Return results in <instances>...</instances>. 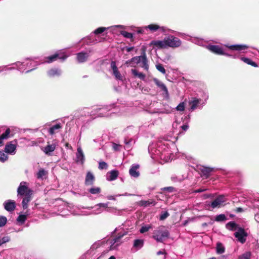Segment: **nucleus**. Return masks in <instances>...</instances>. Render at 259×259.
Returning a JSON list of instances; mask_svg holds the SVG:
<instances>
[{"label": "nucleus", "instance_id": "nucleus-1", "mask_svg": "<svg viewBox=\"0 0 259 259\" xmlns=\"http://www.w3.org/2000/svg\"><path fill=\"white\" fill-rule=\"evenodd\" d=\"M175 147V145L172 142L163 140L150 144L148 150L152 159L159 158L164 162H168L172 159L171 148Z\"/></svg>", "mask_w": 259, "mask_h": 259}, {"label": "nucleus", "instance_id": "nucleus-2", "mask_svg": "<svg viewBox=\"0 0 259 259\" xmlns=\"http://www.w3.org/2000/svg\"><path fill=\"white\" fill-rule=\"evenodd\" d=\"M150 44L157 49L177 48L181 46L182 41L179 38L172 35H169L165 37L163 40H152Z\"/></svg>", "mask_w": 259, "mask_h": 259}, {"label": "nucleus", "instance_id": "nucleus-3", "mask_svg": "<svg viewBox=\"0 0 259 259\" xmlns=\"http://www.w3.org/2000/svg\"><path fill=\"white\" fill-rule=\"evenodd\" d=\"M169 232L165 226H160L155 230L153 233L152 238L158 242H163L169 238Z\"/></svg>", "mask_w": 259, "mask_h": 259}, {"label": "nucleus", "instance_id": "nucleus-4", "mask_svg": "<svg viewBox=\"0 0 259 259\" xmlns=\"http://www.w3.org/2000/svg\"><path fill=\"white\" fill-rule=\"evenodd\" d=\"M126 234V232L119 233L118 235L113 239H108L107 241V244L109 245V250L116 249L122 243L121 238Z\"/></svg>", "mask_w": 259, "mask_h": 259}, {"label": "nucleus", "instance_id": "nucleus-5", "mask_svg": "<svg viewBox=\"0 0 259 259\" xmlns=\"http://www.w3.org/2000/svg\"><path fill=\"white\" fill-rule=\"evenodd\" d=\"M28 183L26 182H21L17 189V195L19 196H32L33 191L28 187Z\"/></svg>", "mask_w": 259, "mask_h": 259}, {"label": "nucleus", "instance_id": "nucleus-6", "mask_svg": "<svg viewBox=\"0 0 259 259\" xmlns=\"http://www.w3.org/2000/svg\"><path fill=\"white\" fill-rule=\"evenodd\" d=\"M68 56L64 54V52L60 51L52 56L45 58V60L42 63H50L54 62L58 59L64 61Z\"/></svg>", "mask_w": 259, "mask_h": 259}, {"label": "nucleus", "instance_id": "nucleus-7", "mask_svg": "<svg viewBox=\"0 0 259 259\" xmlns=\"http://www.w3.org/2000/svg\"><path fill=\"white\" fill-rule=\"evenodd\" d=\"M109 202L107 203H99L93 207H88L89 209H92L93 210L90 214H99L105 211L107 208Z\"/></svg>", "mask_w": 259, "mask_h": 259}, {"label": "nucleus", "instance_id": "nucleus-8", "mask_svg": "<svg viewBox=\"0 0 259 259\" xmlns=\"http://www.w3.org/2000/svg\"><path fill=\"white\" fill-rule=\"evenodd\" d=\"M206 48L210 52L219 55H225L226 56H231L230 54L225 53L223 48L218 45H209L206 46Z\"/></svg>", "mask_w": 259, "mask_h": 259}, {"label": "nucleus", "instance_id": "nucleus-9", "mask_svg": "<svg viewBox=\"0 0 259 259\" xmlns=\"http://www.w3.org/2000/svg\"><path fill=\"white\" fill-rule=\"evenodd\" d=\"M153 81L155 83V84L163 92L162 93V95L163 98L166 100H168L169 98V95L168 93V90L165 86V85L161 81L158 80L156 78H153Z\"/></svg>", "mask_w": 259, "mask_h": 259}, {"label": "nucleus", "instance_id": "nucleus-10", "mask_svg": "<svg viewBox=\"0 0 259 259\" xmlns=\"http://www.w3.org/2000/svg\"><path fill=\"white\" fill-rule=\"evenodd\" d=\"M146 29H149L151 32H155L157 30H159L160 32L162 33H166L167 32H173L174 31H172L164 26H160L157 24H150L148 26L145 27Z\"/></svg>", "mask_w": 259, "mask_h": 259}, {"label": "nucleus", "instance_id": "nucleus-11", "mask_svg": "<svg viewBox=\"0 0 259 259\" xmlns=\"http://www.w3.org/2000/svg\"><path fill=\"white\" fill-rule=\"evenodd\" d=\"M234 236L238 241L243 243L246 241V237L247 234L243 228H239L237 231L234 233Z\"/></svg>", "mask_w": 259, "mask_h": 259}, {"label": "nucleus", "instance_id": "nucleus-12", "mask_svg": "<svg viewBox=\"0 0 259 259\" xmlns=\"http://www.w3.org/2000/svg\"><path fill=\"white\" fill-rule=\"evenodd\" d=\"M16 142L11 141L6 144L5 148V152L11 155H14L16 152Z\"/></svg>", "mask_w": 259, "mask_h": 259}, {"label": "nucleus", "instance_id": "nucleus-13", "mask_svg": "<svg viewBox=\"0 0 259 259\" xmlns=\"http://www.w3.org/2000/svg\"><path fill=\"white\" fill-rule=\"evenodd\" d=\"M92 50H89L86 52H81L76 54L77 60L79 63H83L85 62L88 58L90 56L92 53Z\"/></svg>", "mask_w": 259, "mask_h": 259}, {"label": "nucleus", "instance_id": "nucleus-14", "mask_svg": "<svg viewBox=\"0 0 259 259\" xmlns=\"http://www.w3.org/2000/svg\"><path fill=\"white\" fill-rule=\"evenodd\" d=\"M201 100L200 99H198L195 97L192 98L191 100L189 101V104L191 106L190 109L192 111L194 110L197 107H199V105H201V107H202L205 104V103L203 102L201 103Z\"/></svg>", "mask_w": 259, "mask_h": 259}, {"label": "nucleus", "instance_id": "nucleus-15", "mask_svg": "<svg viewBox=\"0 0 259 259\" xmlns=\"http://www.w3.org/2000/svg\"><path fill=\"white\" fill-rule=\"evenodd\" d=\"M226 200L223 195H220L216 198L211 203L210 206L212 208H219L225 202Z\"/></svg>", "mask_w": 259, "mask_h": 259}, {"label": "nucleus", "instance_id": "nucleus-16", "mask_svg": "<svg viewBox=\"0 0 259 259\" xmlns=\"http://www.w3.org/2000/svg\"><path fill=\"white\" fill-rule=\"evenodd\" d=\"M111 68L113 71V74L116 79L121 80H122V76L118 71V68L116 66V62L112 61L111 62Z\"/></svg>", "mask_w": 259, "mask_h": 259}, {"label": "nucleus", "instance_id": "nucleus-17", "mask_svg": "<svg viewBox=\"0 0 259 259\" xmlns=\"http://www.w3.org/2000/svg\"><path fill=\"white\" fill-rule=\"evenodd\" d=\"M113 105L109 106H105L101 107H99V109H104L103 110H100L98 113V117H107L110 115V114L108 113L112 108L113 107Z\"/></svg>", "mask_w": 259, "mask_h": 259}, {"label": "nucleus", "instance_id": "nucleus-18", "mask_svg": "<svg viewBox=\"0 0 259 259\" xmlns=\"http://www.w3.org/2000/svg\"><path fill=\"white\" fill-rule=\"evenodd\" d=\"M139 168V165L137 164H134L132 165L130 170L129 174L132 177L137 178L140 176V172L138 170Z\"/></svg>", "mask_w": 259, "mask_h": 259}, {"label": "nucleus", "instance_id": "nucleus-19", "mask_svg": "<svg viewBox=\"0 0 259 259\" xmlns=\"http://www.w3.org/2000/svg\"><path fill=\"white\" fill-rule=\"evenodd\" d=\"M85 158L83 151L80 146H78L77 149V152L76 153V161L77 163L83 164L84 163Z\"/></svg>", "mask_w": 259, "mask_h": 259}, {"label": "nucleus", "instance_id": "nucleus-20", "mask_svg": "<svg viewBox=\"0 0 259 259\" xmlns=\"http://www.w3.org/2000/svg\"><path fill=\"white\" fill-rule=\"evenodd\" d=\"M4 206L6 210L12 212L16 207V202L12 200H8L4 203Z\"/></svg>", "mask_w": 259, "mask_h": 259}, {"label": "nucleus", "instance_id": "nucleus-21", "mask_svg": "<svg viewBox=\"0 0 259 259\" xmlns=\"http://www.w3.org/2000/svg\"><path fill=\"white\" fill-rule=\"evenodd\" d=\"M62 70L58 68H53L47 71V75L50 77H58L62 74Z\"/></svg>", "mask_w": 259, "mask_h": 259}, {"label": "nucleus", "instance_id": "nucleus-22", "mask_svg": "<svg viewBox=\"0 0 259 259\" xmlns=\"http://www.w3.org/2000/svg\"><path fill=\"white\" fill-rule=\"evenodd\" d=\"M95 180L94 175L90 171H88L87 173L84 184L85 186H92L94 184Z\"/></svg>", "mask_w": 259, "mask_h": 259}, {"label": "nucleus", "instance_id": "nucleus-23", "mask_svg": "<svg viewBox=\"0 0 259 259\" xmlns=\"http://www.w3.org/2000/svg\"><path fill=\"white\" fill-rule=\"evenodd\" d=\"M214 170V168L202 166L200 168V170L202 174V176L204 177L205 178H208L210 175V173Z\"/></svg>", "mask_w": 259, "mask_h": 259}, {"label": "nucleus", "instance_id": "nucleus-24", "mask_svg": "<svg viewBox=\"0 0 259 259\" xmlns=\"http://www.w3.org/2000/svg\"><path fill=\"white\" fill-rule=\"evenodd\" d=\"M56 146V143L48 144L45 147L41 148V150L46 154L50 155L51 153H52L55 150Z\"/></svg>", "mask_w": 259, "mask_h": 259}, {"label": "nucleus", "instance_id": "nucleus-25", "mask_svg": "<svg viewBox=\"0 0 259 259\" xmlns=\"http://www.w3.org/2000/svg\"><path fill=\"white\" fill-rule=\"evenodd\" d=\"M12 65L15 66L13 67H15V69H17L18 70L21 72H24L26 71V66L25 64V62H17L15 63L12 64Z\"/></svg>", "mask_w": 259, "mask_h": 259}, {"label": "nucleus", "instance_id": "nucleus-26", "mask_svg": "<svg viewBox=\"0 0 259 259\" xmlns=\"http://www.w3.org/2000/svg\"><path fill=\"white\" fill-rule=\"evenodd\" d=\"M144 244V240L142 239H136L134 240L133 242V248L136 250H138L141 249Z\"/></svg>", "mask_w": 259, "mask_h": 259}, {"label": "nucleus", "instance_id": "nucleus-27", "mask_svg": "<svg viewBox=\"0 0 259 259\" xmlns=\"http://www.w3.org/2000/svg\"><path fill=\"white\" fill-rule=\"evenodd\" d=\"M141 59H142V55L134 57L131 60L126 61V64H129L131 66H135L136 65L141 63Z\"/></svg>", "mask_w": 259, "mask_h": 259}, {"label": "nucleus", "instance_id": "nucleus-28", "mask_svg": "<svg viewBox=\"0 0 259 259\" xmlns=\"http://www.w3.org/2000/svg\"><path fill=\"white\" fill-rule=\"evenodd\" d=\"M119 172L116 170H112L108 172L107 174V180L110 181H114L117 179Z\"/></svg>", "mask_w": 259, "mask_h": 259}, {"label": "nucleus", "instance_id": "nucleus-29", "mask_svg": "<svg viewBox=\"0 0 259 259\" xmlns=\"http://www.w3.org/2000/svg\"><path fill=\"white\" fill-rule=\"evenodd\" d=\"M156 202L153 199H149L148 200H141L138 202V204L140 206L147 207L150 205L154 206Z\"/></svg>", "mask_w": 259, "mask_h": 259}, {"label": "nucleus", "instance_id": "nucleus-30", "mask_svg": "<svg viewBox=\"0 0 259 259\" xmlns=\"http://www.w3.org/2000/svg\"><path fill=\"white\" fill-rule=\"evenodd\" d=\"M225 46L231 50L235 51H242L248 48V47L245 45H225Z\"/></svg>", "mask_w": 259, "mask_h": 259}, {"label": "nucleus", "instance_id": "nucleus-31", "mask_svg": "<svg viewBox=\"0 0 259 259\" xmlns=\"http://www.w3.org/2000/svg\"><path fill=\"white\" fill-rule=\"evenodd\" d=\"M62 128V126L60 123H57L54 125H53L49 129V133L50 135H53L58 132L59 130Z\"/></svg>", "mask_w": 259, "mask_h": 259}, {"label": "nucleus", "instance_id": "nucleus-32", "mask_svg": "<svg viewBox=\"0 0 259 259\" xmlns=\"http://www.w3.org/2000/svg\"><path fill=\"white\" fill-rule=\"evenodd\" d=\"M141 60V66L146 71H148L149 69V65L148 64L147 57L145 53L142 55V59Z\"/></svg>", "mask_w": 259, "mask_h": 259}, {"label": "nucleus", "instance_id": "nucleus-33", "mask_svg": "<svg viewBox=\"0 0 259 259\" xmlns=\"http://www.w3.org/2000/svg\"><path fill=\"white\" fill-rule=\"evenodd\" d=\"M25 64H26V69L29 68L31 67H34L32 69L26 70L25 73H29L30 71L33 70L37 65V64H36L35 62H32L31 61H28V62H25Z\"/></svg>", "mask_w": 259, "mask_h": 259}, {"label": "nucleus", "instance_id": "nucleus-34", "mask_svg": "<svg viewBox=\"0 0 259 259\" xmlns=\"http://www.w3.org/2000/svg\"><path fill=\"white\" fill-rule=\"evenodd\" d=\"M47 175V171L44 168H40L36 174V178L38 179L43 180Z\"/></svg>", "mask_w": 259, "mask_h": 259}, {"label": "nucleus", "instance_id": "nucleus-35", "mask_svg": "<svg viewBox=\"0 0 259 259\" xmlns=\"http://www.w3.org/2000/svg\"><path fill=\"white\" fill-rule=\"evenodd\" d=\"M131 71L134 76L138 77L142 80H145L146 76L143 73L139 72L137 70L134 69H132Z\"/></svg>", "mask_w": 259, "mask_h": 259}, {"label": "nucleus", "instance_id": "nucleus-36", "mask_svg": "<svg viewBox=\"0 0 259 259\" xmlns=\"http://www.w3.org/2000/svg\"><path fill=\"white\" fill-rule=\"evenodd\" d=\"M24 197L22 201V207L24 209H25L27 208L28 207V203L31 201V196H24Z\"/></svg>", "mask_w": 259, "mask_h": 259}, {"label": "nucleus", "instance_id": "nucleus-37", "mask_svg": "<svg viewBox=\"0 0 259 259\" xmlns=\"http://www.w3.org/2000/svg\"><path fill=\"white\" fill-rule=\"evenodd\" d=\"M104 109H99V107L94 108L91 112H88L89 115L92 116L93 118H96L98 117V113L100 110H103Z\"/></svg>", "mask_w": 259, "mask_h": 259}, {"label": "nucleus", "instance_id": "nucleus-38", "mask_svg": "<svg viewBox=\"0 0 259 259\" xmlns=\"http://www.w3.org/2000/svg\"><path fill=\"white\" fill-rule=\"evenodd\" d=\"M125 149L129 150L131 148L133 143H134L133 140L131 138H126L124 139Z\"/></svg>", "mask_w": 259, "mask_h": 259}, {"label": "nucleus", "instance_id": "nucleus-39", "mask_svg": "<svg viewBox=\"0 0 259 259\" xmlns=\"http://www.w3.org/2000/svg\"><path fill=\"white\" fill-rule=\"evenodd\" d=\"M225 247L221 243H217L216 247V252L218 254H220L223 253L225 252Z\"/></svg>", "mask_w": 259, "mask_h": 259}, {"label": "nucleus", "instance_id": "nucleus-40", "mask_svg": "<svg viewBox=\"0 0 259 259\" xmlns=\"http://www.w3.org/2000/svg\"><path fill=\"white\" fill-rule=\"evenodd\" d=\"M88 191L90 193L93 195H98L100 193L101 190L100 187H94L90 188L88 190Z\"/></svg>", "mask_w": 259, "mask_h": 259}, {"label": "nucleus", "instance_id": "nucleus-41", "mask_svg": "<svg viewBox=\"0 0 259 259\" xmlns=\"http://www.w3.org/2000/svg\"><path fill=\"white\" fill-rule=\"evenodd\" d=\"M240 59H241V60L243 61L244 63H245L248 65H250L252 66H253L254 67H257L258 66L256 63H255L254 62H253L250 59H249L247 58L241 57L240 58Z\"/></svg>", "mask_w": 259, "mask_h": 259}, {"label": "nucleus", "instance_id": "nucleus-42", "mask_svg": "<svg viewBox=\"0 0 259 259\" xmlns=\"http://www.w3.org/2000/svg\"><path fill=\"white\" fill-rule=\"evenodd\" d=\"M24 139L27 142H29V145L31 146H38L42 142V140L41 138L37 139L36 141H30V140L25 138Z\"/></svg>", "mask_w": 259, "mask_h": 259}, {"label": "nucleus", "instance_id": "nucleus-43", "mask_svg": "<svg viewBox=\"0 0 259 259\" xmlns=\"http://www.w3.org/2000/svg\"><path fill=\"white\" fill-rule=\"evenodd\" d=\"M152 228V225L151 224L143 225L140 228L139 232L141 234H143L148 232L150 229Z\"/></svg>", "mask_w": 259, "mask_h": 259}, {"label": "nucleus", "instance_id": "nucleus-44", "mask_svg": "<svg viewBox=\"0 0 259 259\" xmlns=\"http://www.w3.org/2000/svg\"><path fill=\"white\" fill-rule=\"evenodd\" d=\"M10 133V130L9 128H8L5 132L0 136V145L3 144L4 140L7 139L8 138Z\"/></svg>", "mask_w": 259, "mask_h": 259}, {"label": "nucleus", "instance_id": "nucleus-45", "mask_svg": "<svg viewBox=\"0 0 259 259\" xmlns=\"http://www.w3.org/2000/svg\"><path fill=\"white\" fill-rule=\"evenodd\" d=\"M226 228L229 230H234L236 229L237 225L234 222H230L226 225Z\"/></svg>", "mask_w": 259, "mask_h": 259}, {"label": "nucleus", "instance_id": "nucleus-46", "mask_svg": "<svg viewBox=\"0 0 259 259\" xmlns=\"http://www.w3.org/2000/svg\"><path fill=\"white\" fill-rule=\"evenodd\" d=\"M27 215H28V214L19 215V217L17 219V222L20 223L21 224H24L27 219Z\"/></svg>", "mask_w": 259, "mask_h": 259}, {"label": "nucleus", "instance_id": "nucleus-47", "mask_svg": "<svg viewBox=\"0 0 259 259\" xmlns=\"http://www.w3.org/2000/svg\"><path fill=\"white\" fill-rule=\"evenodd\" d=\"M8 159L7 153L5 151H0V161L4 162Z\"/></svg>", "mask_w": 259, "mask_h": 259}, {"label": "nucleus", "instance_id": "nucleus-48", "mask_svg": "<svg viewBox=\"0 0 259 259\" xmlns=\"http://www.w3.org/2000/svg\"><path fill=\"white\" fill-rule=\"evenodd\" d=\"M251 253L250 251H246L242 254L239 255L238 259H250Z\"/></svg>", "mask_w": 259, "mask_h": 259}, {"label": "nucleus", "instance_id": "nucleus-49", "mask_svg": "<svg viewBox=\"0 0 259 259\" xmlns=\"http://www.w3.org/2000/svg\"><path fill=\"white\" fill-rule=\"evenodd\" d=\"M105 211L111 213H114L115 214H118L120 212V211L117 210L116 208L113 207H108V205L107 206V208L106 209Z\"/></svg>", "mask_w": 259, "mask_h": 259}, {"label": "nucleus", "instance_id": "nucleus-50", "mask_svg": "<svg viewBox=\"0 0 259 259\" xmlns=\"http://www.w3.org/2000/svg\"><path fill=\"white\" fill-rule=\"evenodd\" d=\"M226 220V217L224 214L217 215L215 218V221L217 222H223Z\"/></svg>", "mask_w": 259, "mask_h": 259}, {"label": "nucleus", "instance_id": "nucleus-51", "mask_svg": "<svg viewBox=\"0 0 259 259\" xmlns=\"http://www.w3.org/2000/svg\"><path fill=\"white\" fill-rule=\"evenodd\" d=\"M10 240V237L8 236H4L2 238H0V246L3 244L9 242Z\"/></svg>", "mask_w": 259, "mask_h": 259}, {"label": "nucleus", "instance_id": "nucleus-52", "mask_svg": "<svg viewBox=\"0 0 259 259\" xmlns=\"http://www.w3.org/2000/svg\"><path fill=\"white\" fill-rule=\"evenodd\" d=\"M120 33L122 35H123L124 37L127 38H132L133 37V35L132 33L127 32L126 31H121Z\"/></svg>", "mask_w": 259, "mask_h": 259}, {"label": "nucleus", "instance_id": "nucleus-53", "mask_svg": "<svg viewBox=\"0 0 259 259\" xmlns=\"http://www.w3.org/2000/svg\"><path fill=\"white\" fill-rule=\"evenodd\" d=\"M108 28H109V27H108V28L103 27H99V28L96 29V30H95L94 31V33L95 34H99L102 33L104 31L108 29Z\"/></svg>", "mask_w": 259, "mask_h": 259}, {"label": "nucleus", "instance_id": "nucleus-54", "mask_svg": "<svg viewBox=\"0 0 259 259\" xmlns=\"http://www.w3.org/2000/svg\"><path fill=\"white\" fill-rule=\"evenodd\" d=\"M156 69L160 72H161L162 74H164L166 73L165 69L162 66V65L160 64H157L156 65Z\"/></svg>", "mask_w": 259, "mask_h": 259}, {"label": "nucleus", "instance_id": "nucleus-55", "mask_svg": "<svg viewBox=\"0 0 259 259\" xmlns=\"http://www.w3.org/2000/svg\"><path fill=\"white\" fill-rule=\"evenodd\" d=\"M7 219L6 217L4 216L0 217V227H4L7 223Z\"/></svg>", "mask_w": 259, "mask_h": 259}, {"label": "nucleus", "instance_id": "nucleus-56", "mask_svg": "<svg viewBox=\"0 0 259 259\" xmlns=\"http://www.w3.org/2000/svg\"><path fill=\"white\" fill-rule=\"evenodd\" d=\"M15 67H9V65L2 66H0V72H3L4 71L12 70L15 69Z\"/></svg>", "mask_w": 259, "mask_h": 259}, {"label": "nucleus", "instance_id": "nucleus-57", "mask_svg": "<svg viewBox=\"0 0 259 259\" xmlns=\"http://www.w3.org/2000/svg\"><path fill=\"white\" fill-rule=\"evenodd\" d=\"M108 165L106 162L104 161H100L99 163V168L100 169H107Z\"/></svg>", "mask_w": 259, "mask_h": 259}, {"label": "nucleus", "instance_id": "nucleus-58", "mask_svg": "<svg viewBox=\"0 0 259 259\" xmlns=\"http://www.w3.org/2000/svg\"><path fill=\"white\" fill-rule=\"evenodd\" d=\"M169 213L167 211H163L162 212L160 215L159 219L161 221L165 220L166 218H167L169 216Z\"/></svg>", "mask_w": 259, "mask_h": 259}, {"label": "nucleus", "instance_id": "nucleus-59", "mask_svg": "<svg viewBox=\"0 0 259 259\" xmlns=\"http://www.w3.org/2000/svg\"><path fill=\"white\" fill-rule=\"evenodd\" d=\"M176 109L178 111H183L185 110V104L184 102L180 103L177 107Z\"/></svg>", "mask_w": 259, "mask_h": 259}, {"label": "nucleus", "instance_id": "nucleus-60", "mask_svg": "<svg viewBox=\"0 0 259 259\" xmlns=\"http://www.w3.org/2000/svg\"><path fill=\"white\" fill-rule=\"evenodd\" d=\"M170 112V109H165L164 110H162L160 111H155L154 113H169Z\"/></svg>", "mask_w": 259, "mask_h": 259}, {"label": "nucleus", "instance_id": "nucleus-61", "mask_svg": "<svg viewBox=\"0 0 259 259\" xmlns=\"http://www.w3.org/2000/svg\"><path fill=\"white\" fill-rule=\"evenodd\" d=\"M163 190H167L169 192H172L174 190V188L172 187H167L163 189Z\"/></svg>", "mask_w": 259, "mask_h": 259}, {"label": "nucleus", "instance_id": "nucleus-62", "mask_svg": "<svg viewBox=\"0 0 259 259\" xmlns=\"http://www.w3.org/2000/svg\"><path fill=\"white\" fill-rule=\"evenodd\" d=\"M171 179V180L175 182H180L182 180L181 179H178L177 177H172Z\"/></svg>", "mask_w": 259, "mask_h": 259}, {"label": "nucleus", "instance_id": "nucleus-63", "mask_svg": "<svg viewBox=\"0 0 259 259\" xmlns=\"http://www.w3.org/2000/svg\"><path fill=\"white\" fill-rule=\"evenodd\" d=\"M181 128L184 131H186L188 129L189 126L187 124L183 125L181 126Z\"/></svg>", "mask_w": 259, "mask_h": 259}, {"label": "nucleus", "instance_id": "nucleus-64", "mask_svg": "<svg viewBox=\"0 0 259 259\" xmlns=\"http://www.w3.org/2000/svg\"><path fill=\"white\" fill-rule=\"evenodd\" d=\"M254 219L257 222L259 223V212H257L255 214Z\"/></svg>", "mask_w": 259, "mask_h": 259}]
</instances>
